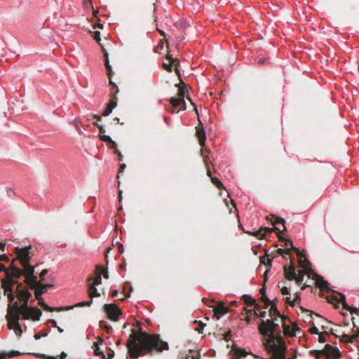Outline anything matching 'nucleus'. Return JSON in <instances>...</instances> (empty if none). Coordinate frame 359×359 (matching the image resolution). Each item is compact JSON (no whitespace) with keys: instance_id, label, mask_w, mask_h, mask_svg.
I'll return each instance as SVG.
<instances>
[{"instance_id":"39","label":"nucleus","mask_w":359,"mask_h":359,"mask_svg":"<svg viewBox=\"0 0 359 359\" xmlns=\"http://www.w3.org/2000/svg\"><path fill=\"white\" fill-rule=\"evenodd\" d=\"M99 137H100V139L102 141H103V142H107V143H108V144H109V143H110V142H112L111 138L109 136L106 135H104H104H100V136H99Z\"/></svg>"},{"instance_id":"35","label":"nucleus","mask_w":359,"mask_h":359,"mask_svg":"<svg viewBox=\"0 0 359 359\" xmlns=\"http://www.w3.org/2000/svg\"><path fill=\"white\" fill-rule=\"evenodd\" d=\"M111 76H111H108L109 85L112 86V88H111V92L112 91L114 93L116 94L118 92V89L116 85L112 81Z\"/></svg>"},{"instance_id":"56","label":"nucleus","mask_w":359,"mask_h":359,"mask_svg":"<svg viewBox=\"0 0 359 359\" xmlns=\"http://www.w3.org/2000/svg\"><path fill=\"white\" fill-rule=\"evenodd\" d=\"M118 251L120 254H122L124 252L123 245L121 243H118Z\"/></svg>"},{"instance_id":"50","label":"nucleus","mask_w":359,"mask_h":359,"mask_svg":"<svg viewBox=\"0 0 359 359\" xmlns=\"http://www.w3.org/2000/svg\"><path fill=\"white\" fill-rule=\"evenodd\" d=\"M8 261H9V258L6 255L4 254V255H0V262H8Z\"/></svg>"},{"instance_id":"32","label":"nucleus","mask_w":359,"mask_h":359,"mask_svg":"<svg viewBox=\"0 0 359 359\" xmlns=\"http://www.w3.org/2000/svg\"><path fill=\"white\" fill-rule=\"evenodd\" d=\"M212 183L215 185L218 189H224L223 184L219 181V180L215 177H212L211 179Z\"/></svg>"},{"instance_id":"27","label":"nucleus","mask_w":359,"mask_h":359,"mask_svg":"<svg viewBox=\"0 0 359 359\" xmlns=\"http://www.w3.org/2000/svg\"><path fill=\"white\" fill-rule=\"evenodd\" d=\"M9 330H13L15 334L18 336V337H20L22 334V327H21V325L20 324V323H17V324H13V325H11V328H8Z\"/></svg>"},{"instance_id":"6","label":"nucleus","mask_w":359,"mask_h":359,"mask_svg":"<svg viewBox=\"0 0 359 359\" xmlns=\"http://www.w3.org/2000/svg\"><path fill=\"white\" fill-rule=\"evenodd\" d=\"M181 111L191 109L198 114L197 109L189 97V90L191 89L188 85L181 79Z\"/></svg>"},{"instance_id":"61","label":"nucleus","mask_w":359,"mask_h":359,"mask_svg":"<svg viewBox=\"0 0 359 359\" xmlns=\"http://www.w3.org/2000/svg\"><path fill=\"white\" fill-rule=\"evenodd\" d=\"M282 256L284 259H289L290 258L289 250H285V252H283V255H282Z\"/></svg>"},{"instance_id":"18","label":"nucleus","mask_w":359,"mask_h":359,"mask_svg":"<svg viewBox=\"0 0 359 359\" xmlns=\"http://www.w3.org/2000/svg\"><path fill=\"white\" fill-rule=\"evenodd\" d=\"M166 59L168 60L170 62L168 63H163V67L166 71L171 72L172 71V63H175V62H177V59H173L172 57V55L170 54L168 51H167L166 53Z\"/></svg>"},{"instance_id":"22","label":"nucleus","mask_w":359,"mask_h":359,"mask_svg":"<svg viewBox=\"0 0 359 359\" xmlns=\"http://www.w3.org/2000/svg\"><path fill=\"white\" fill-rule=\"evenodd\" d=\"M16 257L12 260L10 266L6 268V276H9V277H14L13 274H15V271L13 269V267H18L15 264V262L16 261Z\"/></svg>"},{"instance_id":"7","label":"nucleus","mask_w":359,"mask_h":359,"mask_svg":"<svg viewBox=\"0 0 359 359\" xmlns=\"http://www.w3.org/2000/svg\"><path fill=\"white\" fill-rule=\"evenodd\" d=\"M32 249V245H29L23 248H16L15 249L16 259L20 262L21 265L30 263L32 257V254L31 252Z\"/></svg>"},{"instance_id":"25","label":"nucleus","mask_w":359,"mask_h":359,"mask_svg":"<svg viewBox=\"0 0 359 359\" xmlns=\"http://www.w3.org/2000/svg\"><path fill=\"white\" fill-rule=\"evenodd\" d=\"M200 354L198 351L190 349L189 353L186 355L184 359H199Z\"/></svg>"},{"instance_id":"5","label":"nucleus","mask_w":359,"mask_h":359,"mask_svg":"<svg viewBox=\"0 0 359 359\" xmlns=\"http://www.w3.org/2000/svg\"><path fill=\"white\" fill-rule=\"evenodd\" d=\"M271 224L273 225V228H261L259 231L254 233V236H257L259 239H264L265 238V236L267 233H269L273 231L283 232L286 229L285 226V220L282 218L276 217L273 221H271Z\"/></svg>"},{"instance_id":"14","label":"nucleus","mask_w":359,"mask_h":359,"mask_svg":"<svg viewBox=\"0 0 359 359\" xmlns=\"http://www.w3.org/2000/svg\"><path fill=\"white\" fill-rule=\"evenodd\" d=\"M283 327L284 334L286 336L295 337L301 333V330L296 323H292L291 325H286V323L283 322Z\"/></svg>"},{"instance_id":"60","label":"nucleus","mask_w":359,"mask_h":359,"mask_svg":"<svg viewBox=\"0 0 359 359\" xmlns=\"http://www.w3.org/2000/svg\"><path fill=\"white\" fill-rule=\"evenodd\" d=\"M114 355V353L113 351L110 350V351L107 353V357L105 356L104 359H111Z\"/></svg>"},{"instance_id":"38","label":"nucleus","mask_w":359,"mask_h":359,"mask_svg":"<svg viewBox=\"0 0 359 359\" xmlns=\"http://www.w3.org/2000/svg\"><path fill=\"white\" fill-rule=\"evenodd\" d=\"M99 137H100V139L102 141H103V142H107V143H108V144H109V143H110V142H112L111 138L109 136L106 135H104H104H100V136H99Z\"/></svg>"},{"instance_id":"4","label":"nucleus","mask_w":359,"mask_h":359,"mask_svg":"<svg viewBox=\"0 0 359 359\" xmlns=\"http://www.w3.org/2000/svg\"><path fill=\"white\" fill-rule=\"evenodd\" d=\"M278 325L273 320H262L259 325V330L261 334H262L264 337V346L266 349V342L268 339L270 338H281L280 336H275L273 334L276 327H278Z\"/></svg>"},{"instance_id":"51","label":"nucleus","mask_w":359,"mask_h":359,"mask_svg":"<svg viewBox=\"0 0 359 359\" xmlns=\"http://www.w3.org/2000/svg\"><path fill=\"white\" fill-rule=\"evenodd\" d=\"M48 272V270L47 269H43L40 273V278L42 280H44L43 276H46Z\"/></svg>"},{"instance_id":"36","label":"nucleus","mask_w":359,"mask_h":359,"mask_svg":"<svg viewBox=\"0 0 359 359\" xmlns=\"http://www.w3.org/2000/svg\"><path fill=\"white\" fill-rule=\"evenodd\" d=\"M317 283L318 287H320L321 289H326L328 285V283L321 278L317 280Z\"/></svg>"},{"instance_id":"52","label":"nucleus","mask_w":359,"mask_h":359,"mask_svg":"<svg viewBox=\"0 0 359 359\" xmlns=\"http://www.w3.org/2000/svg\"><path fill=\"white\" fill-rule=\"evenodd\" d=\"M102 275H103L104 278L106 279L109 278V273H108L107 271L103 266H102Z\"/></svg>"},{"instance_id":"57","label":"nucleus","mask_w":359,"mask_h":359,"mask_svg":"<svg viewBox=\"0 0 359 359\" xmlns=\"http://www.w3.org/2000/svg\"><path fill=\"white\" fill-rule=\"evenodd\" d=\"M115 154L118 155V161H121L123 160V155L121 151L118 149H116Z\"/></svg>"},{"instance_id":"47","label":"nucleus","mask_w":359,"mask_h":359,"mask_svg":"<svg viewBox=\"0 0 359 359\" xmlns=\"http://www.w3.org/2000/svg\"><path fill=\"white\" fill-rule=\"evenodd\" d=\"M111 111L112 110L108 106H107L106 109L104 110L102 113V116H107L111 114Z\"/></svg>"},{"instance_id":"31","label":"nucleus","mask_w":359,"mask_h":359,"mask_svg":"<svg viewBox=\"0 0 359 359\" xmlns=\"http://www.w3.org/2000/svg\"><path fill=\"white\" fill-rule=\"evenodd\" d=\"M307 272L308 271H305L302 269L297 274L296 273V277H294L293 279L295 280L298 283H300L303 281L304 276Z\"/></svg>"},{"instance_id":"30","label":"nucleus","mask_w":359,"mask_h":359,"mask_svg":"<svg viewBox=\"0 0 359 359\" xmlns=\"http://www.w3.org/2000/svg\"><path fill=\"white\" fill-rule=\"evenodd\" d=\"M88 293L91 298L100 296V294L97 292V290L94 285H90L89 286Z\"/></svg>"},{"instance_id":"64","label":"nucleus","mask_w":359,"mask_h":359,"mask_svg":"<svg viewBox=\"0 0 359 359\" xmlns=\"http://www.w3.org/2000/svg\"><path fill=\"white\" fill-rule=\"evenodd\" d=\"M111 294V297H117L118 294V291L116 290H112Z\"/></svg>"},{"instance_id":"20","label":"nucleus","mask_w":359,"mask_h":359,"mask_svg":"<svg viewBox=\"0 0 359 359\" xmlns=\"http://www.w3.org/2000/svg\"><path fill=\"white\" fill-rule=\"evenodd\" d=\"M196 136L198 140L199 144L203 147L205 142V133L204 130L196 128Z\"/></svg>"},{"instance_id":"15","label":"nucleus","mask_w":359,"mask_h":359,"mask_svg":"<svg viewBox=\"0 0 359 359\" xmlns=\"http://www.w3.org/2000/svg\"><path fill=\"white\" fill-rule=\"evenodd\" d=\"M294 251L296 252L297 255L298 257L299 264L300 266L305 271H309L310 270L309 262L307 260L306 256L297 248H294Z\"/></svg>"},{"instance_id":"19","label":"nucleus","mask_w":359,"mask_h":359,"mask_svg":"<svg viewBox=\"0 0 359 359\" xmlns=\"http://www.w3.org/2000/svg\"><path fill=\"white\" fill-rule=\"evenodd\" d=\"M284 273L285 277L289 280H293L294 277H296V272L292 264L290 266H284Z\"/></svg>"},{"instance_id":"48","label":"nucleus","mask_w":359,"mask_h":359,"mask_svg":"<svg viewBox=\"0 0 359 359\" xmlns=\"http://www.w3.org/2000/svg\"><path fill=\"white\" fill-rule=\"evenodd\" d=\"M309 331L312 334H319L318 329L316 326L311 327Z\"/></svg>"},{"instance_id":"8","label":"nucleus","mask_w":359,"mask_h":359,"mask_svg":"<svg viewBox=\"0 0 359 359\" xmlns=\"http://www.w3.org/2000/svg\"><path fill=\"white\" fill-rule=\"evenodd\" d=\"M319 356H325L327 359H341V354L339 349L330 344H326L323 349L319 351Z\"/></svg>"},{"instance_id":"1","label":"nucleus","mask_w":359,"mask_h":359,"mask_svg":"<svg viewBox=\"0 0 359 359\" xmlns=\"http://www.w3.org/2000/svg\"><path fill=\"white\" fill-rule=\"evenodd\" d=\"M127 341V347L130 358L135 359L147 353L161 352L168 349V344L161 339L159 335L150 334L145 332L131 330Z\"/></svg>"},{"instance_id":"2","label":"nucleus","mask_w":359,"mask_h":359,"mask_svg":"<svg viewBox=\"0 0 359 359\" xmlns=\"http://www.w3.org/2000/svg\"><path fill=\"white\" fill-rule=\"evenodd\" d=\"M24 269H20L18 267H13L15 271V274H13L15 279L20 278L22 276H25V283L31 289L35 290V297L38 300V304L44 310L50 312H53L55 311H66L72 309L74 306H67V307H51L47 305L43 299L41 297V294L47 291V290L52 287L50 284H43L41 281L37 280V277L34 276V266H31L30 264H22V265Z\"/></svg>"},{"instance_id":"46","label":"nucleus","mask_w":359,"mask_h":359,"mask_svg":"<svg viewBox=\"0 0 359 359\" xmlns=\"http://www.w3.org/2000/svg\"><path fill=\"white\" fill-rule=\"evenodd\" d=\"M92 302H93L92 299L88 302H81L78 303L76 305H75V306H90V305H91Z\"/></svg>"},{"instance_id":"43","label":"nucleus","mask_w":359,"mask_h":359,"mask_svg":"<svg viewBox=\"0 0 359 359\" xmlns=\"http://www.w3.org/2000/svg\"><path fill=\"white\" fill-rule=\"evenodd\" d=\"M91 118H95L97 121H101L102 118L100 116L95 115V114H89L86 116V119L88 121H90Z\"/></svg>"},{"instance_id":"24","label":"nucleus","mask_w":359,"mask_h":359,"mask_svg":"<svg viewBox=\"0 0 359 359\" xmlns=\"http://www.w3.org/2000/svg\"><path fill=\"white\" fill-rule=\"evenodd\" d=\"M357 334H343L341 340L345 343H353L357 338Z\"/></svg>"},{"instance_id":"23","label":"nucleus","mask_w":359,"mask_h":359,"mask_svg":"<svg viewBox=\"0 0 359 359\" xmlns=\"http://www.w3.org/2000/svg\"><path fill=\"white\" fill-rule=\"evenodd\" d=\"M110 102L108 103L107 106L113 110L117 105V97L115 93L112 91L110 93Z\"/></svg>"},{"instance_id":"12","label":"nucleus","mask_w":359,"mask_h":359,"mask_svg":"<svg viewBox=\"0 0 359 359\" xmlns=\"http://www.w3.org/2000/svg\"><path fill=\"white\" fill-rule=\"evenodd\" d=\"M342 306L344 309L349 311L352 315V323L356 329L359 330V311L356 307H351L348 306L345 302V297L341 294V299Z\"/></svg>"},{"instance_id":"33","label":"nucleus","mask_w":359,"mask_h":359,"mask_svg":"<svg viewBox=\"0 0 359 359\" xmlns=\"http://www.w3.org/2000/svg\"><path fill=\"white\" fill-rule=\"evenodd\" d=\"M43 358L45 359H65L67 357V353L62 351L60 355V358H58V356H46L45 355H41Z\"/></svg>"},{"instance_id":"16","label":"nucleus","mask_w":359,"mask_h":359,"mask_svg":"<svg viewBox=\"0 0 359 359\" xmlns=\"http://www.w3.org/2000/svg\"><path fill=\"white\" fill-rule=\"evenodd\" d=\"M95 273L96 276L95 277V278H89L88 279L89 281L93 280V283L91 285H94L95 286L99 285L102 283V266L97 265L96 266Z\"/></svg>"},{"instance_id":"45","label":"nucleus","mask_w":359,"mask_h":359,"mask_svg":"<svg viewBox=\"0 0 359 359\" xmlns=\"http://www.w3.org/2000/svg\"><path fill=\"white\" fill-rule=\"evenodd\" d=\"M92 34H93V37L94 38V39L96 40L97 42H100V41L101 40L100 32L95 31V32H92Z\"/></svg>"},{"instance_id":"55","label":"nucleus","mask_w":359,"mask_h":359,"mask_svg":"<svg viewBox=\"0 0 359 359\" xmlns=\"http://www.w3.org/2000/svg\"><path fill=\"white\" fill-rule=\"evenodd\" d=\"M109 148L114 149V151H116V149H117L116 143L113 140L112 142H110V143L109 144Z\"/></svg>"},{"instance_id":"37","label":"nucleus","mask_w":359,"mask_h":359,"mask_svg":"<svg viewBox=\"0 0 359 359\" xmlns=\"http://www.w3.org/2000/svg\"><path fill=\"white\" fill-rule=\"evenodd\" d=\"M100 327L102 329H104L106 332H109L111 330V327L107 325L106 322L104 320L100 321Z\"/></svg>"},{"instance_id":"28","label":"nucleus","mask_w":359,"mask_h":359,"mask_svg":"<svg viewBox=\"0 0 359 359\" xmlns=\"http://www.w3.org/2000/svg\"><path fill=\"white\" fill-rule=\"evenodd\" d=\"M164 47H166V50L168 49V42L160 40L158 44L154 48V50L156 53H161V50L163 49Z\"/></svg>"},{"instance_id":"63","label":"nucleus","mask_w":359,"mask_h":359,"mask_svg":"<svg viewBox=\"0 0 359 359\" xmlns=\"http://www.w3.org/2000/svg\"><path fill=\"white\" fill-rule=\"evenodd\" d=\"M5 248H6V243L0 242V250L2 251V252H4L5 251Z\"/></svg>"},{"instance_id":"21","label":"nucleus","mask_w":359,"mask_h":359,"mask_svg":"<svg viewBox=\"0 0 359 359\" xmlns=\"http://www.w3.org/2000/svg\"><path fill=\"white\" fill-rule=\"evenodd\" d=\"M21 355V353L18 351H12L10 352H1L0 353V359H5L6 357L13 358Z\"/></svg>"},{"instance_id":"59","label":"nucleus","mask_w":359,"mask_h":359,"mask_svg":"<svg viewBox=\"0 0 359 359\" xmlns=\"http://www.w3.org/2000/svg\"><path fill=\"white\" fill-rule=\"evenodd\" d=\"M280 291H281L282 294H283V295L289 294V290L287 287H283L280 289Z\"/></svg>"},{"instance_id":"3","label":"nucleus","mask_w":359,"mask_h":359,"mask_svg":"<svg viewBox=\"0 0 359 359\" xmlns=\"http://www.w3.org/2000/svg\"><path fill=\"white\" fill-rule=\"evenodd\" d=\"M24 309V306H20L18 302H15L12 305L8 304L6 316L8 328H11V325L19 323Z\"/></svg>"},{"instance_id":"11","label":"nucleus","mask_w":359,"mask_h":359,"mask_svg":"<svg viewBox=\"0 0 359 359\" xmlns=\"http://www.w3.org/2000/svg\"><path fill=\"white\" fill-rule=\"evenodd\" d=\"M104 311L108 319L112 321H118L121 314V309L114 304H106L104 305Z\"/></svg>"},{"instance_id":"41","label":"nucleus","mask_w":359,"mask_h":359,"mask_svg":"<svg viewBox=\"0 0 359 359\" xmlns=\"http://www.w3.org/2000/svg\"><path fill=\"white\" fill-rule=\"evenodd\" d=\"M6 295L7 296L9 304L12 305L15 302V297L14 294L13 293H10V294H6Z\"/></svg>"},{"instance_id":"54","label":"nucleus","mask_w":359,"mask_h":359,"mask_svg":"<svg viewBox=\"0 0 359 359\" xmlns=\"http://www.w3.org/2000/svg\"><path fill=\"white\" fill-rule=\"evenodd\" d=\"M47 335H48L47 333H45L43 334H41L40 333H36L34 335V337L35 339L38 340V339H41V337H46Z\"/></svg>"},{"instance_id":"26","label":"nucleus","mask_w":359,"mask_h":359,"mask_svg":"<svg viewBox=\"0 0 359 359\" xmlns=\"http://www.w3.org/2000/svg\"><path fill=\"white\" fill-rule=\"evenodd\" d=\"M104 58H105V67L107 70V76H111L112 74V68L111 66L109 65V55L108 53L104 50Z\"/></svg>"},{"instance_id":"53","label":"nucleus","mask_w":359,"mask_h":359,"mask_svg":"<svg viewBox=\"0 0 359 359\" xmlns=\"http://www.w3.org/2000/svg\"><path fill=\"white\" fill-rule=\"evenodd\" d=\"M94 352H95V354L96 355H102L103 358H105V355H104V354L102 353V351H100V348H99L98 347H96V348H95Z\"/></svg>"},{"instance_id":"17","label":"nucleus","mask_w":359,"mask_h":359,"mask_svg":"<svg viewBox=\"0 0 359 359\" xmlns=\"http://www.w3.org/2000/svg\"><path fill=\"white\" fill-rule=\"evenodd\" d=\"M175 87L177 88V97H171L170 98V103L171 104V111L173 112L174 109H176L180 105V83H175Z\"/></svg>"},{"instance_id":"49","label":"nucleus","mask_w":359,"mask_h":359,"mask_svg":"<svg viewBox=\"0 0 359 359\" xmlns=\"http://www.w3.org/2000/svg\"><path fill=\"white\" fill-rule=\"evenodd\" d=\"M270 314H271V316L277 315L278 316H279V313H278V310L276 309V308H275L273 306H272L270 309Z\"/></svg>"},{"instance_id":"10","label":"nucleus","mask_w":359,"mask_h":359,"mask_svg":"<svg viewBox=\"0 0 359 359\" xmlns=\"http://www.w3.org/2000/svg\"><path fill=\"white\" fill-rule=\"evenodd\" d=\"M16 297L22 302L20 306L26 307V305L29 304V298L32 297V294L25 287H23L22 283H18L15 290Z\"/></svg>"},{"instance_id":"62","label":"nucleus","mask_w":359,"mask_h":359,"mask_svg":"<svg viewBox=\"0 0 359 359\" xmlns=\"http://www.w3.org/2000/svg\"><path fill=\"white\" fill-rule=\"evenodd\" d=\"M98 129H99V131H100V135H104V133H105V130L104 128V126L102 125H100L99 127H98Z\"/></svg>"},{"instance_id":"40","label":"nucleus","mask_w":359,"mask_h":359,"mask_svg":"<svg viewBox=\"0 0 359 359\" xmlns=\"http://www.w3.org/2000/svg\"><path fill=\"white\" fill-rule=\"evenodd\" d=\"M203 161H204V163H205V165L206 166V168H207V175L211 180L212 177H213L212 176V172H211V171H210V168H209V167L208 165V158L204 156Z\"/></svg>"},{"instance_id":"58","label":"nucleus","mask_w":359,"mask_h":359,"mask_svg":"<svg viewBox=\"0 0 359 359\" xmlns=\"http://www.w3.org/2000/svg\"><path fill=\"white\" fill-rule=\"evenodd\" d=\"M287 303H289L290 305H294V302L296 301V299L292 300L290 297H286L285 298Z\"/></svg>"},{"instance_id":"44","label":"nucleus","mask_w":359,"mask_h":359,"mask_svg":"<svg viewBox=\"0 0 359 359\" xmlns=\"http://www.w3.org/2000/svg\"><path fill=\"white\" fill-rule=\"evenodd\" d=\"M205 326V324H204L200 321L199 326L196 327L195 330L197 331L198 333H202Z\"/></svg>"},{"instance_id":"34","label":"nucleus","mask_w":359,"mask_h":359,"mask_svg":"<svg viewBox=\"0 0 359 359\" xmlns=\"http://www.w3.org/2000/svg\"><path fill=\"white\" fill-rule=\"evenodd\" d=\"M243 299H244L245 302L246 303L249 304L250 305L257 306V304L255 303V300L254 299H252L250 296H249L248 294H245L243 296Z\"/></svg>"},{"instance_id":"29","label":"nucleus","mask_w":359,"mask_h":359,"mask_svg":"<svg viewBox=\"0 0 359 359\" xmlns=\"http://www.w3.org/2000/svg\"><path fill=\"white\" fill-rule=\"evenodd\" d=\"M226 311L227 309L224 306H219L215 309V314L217 316V318L219 319L221 316H222L226 313Z\"/></svg>"},{"instance_id":"9","label":"nucleus","mask_w":359,"mask_h":359,"mask_svg":"<svg viewBox=\"0 0 359 359\" xmlns=\"http://www.w3.org/2000/svg\"><path fill=\"white\" fill-rule=\"evenodd\" d=\"M42 315V311L33 306H29V304L26 305L22 313V318L23 320H32L33 321H37L40 320Z\"/></svg>"},{"instance_id":"13","label":"nucleus","mask_w":359,"mask_h":359,"mask_svg":"<svg viewBox=\"0 0 359 359\" xmlns=\"http://www.w3.org/2000/svg\"><path fill=\"white\" fill-rule=\"evenodd\" d=\"M15 277H6L1 279V287L4 290V294H8L10 293H13V285L20 283L17 280H15Z\"/></svg>"},{"instance_id":"42","label":"nucleus","mask_w":359,"mask_h":359,"mask_svg":"<svg viewBox=\"0 0 359 359\" xmlns=\"http://www.w3.org/2000/svg\"><path fill=\"white\" fill-rule=\"evenodd\" d=\"M327 334L326 333H321L318 334V340L320 343H324L326 341V337Z\"/></svg>"}]
</instances>
